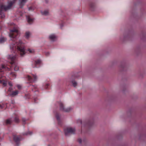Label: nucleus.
I'll list each match as a JSON object with an SVG mask.
<instances>
[{
    "instance_id": "28",
    "label": "nucleus",
    "mask_w": 146,
    "mask_h": 146,
    "mask_svg": "<svg viewBox=\"0 0 146 146\" xmlns=\"http://www.w3.org/2000/svg\"><path fill=\"white\" fill-rule=\"evenodd\" d=\"M17 87L18 89L19 90L21 89L22 88L21 86L20 85H17Z\"/></svg>"
},
{
    "instance_id": "5",
    "label": "nucleus",
    "mask_w": 146,
    "mask_h": 146,
    "mask_svg": "<svg viewBox=\"0 0 146 146\" xmlns=\"http://www.w3.org/2000/svg\"><path fill=\"white\" fill-rule=\"evenodd\" d=\"M64 132L66 135H68L69 133L74 134L75 132V129L71 127H67L64 129Z\"/></svg>"
},
{
    "instance_id": "9",
    "label": "nucleus",
    "mask_w": 146,
    "mask_h": 146,
    "mask_svg": "<svg viewBox=\"0 0 146 146\" xmlns=\"http://www.w3.org/2000/svg\"><path fill=\"white\" fill-rule=\"evenodd\" d=\"M27 0H19V5L20 8H22L25 5Z\"/></svg>"
},
{
    "instance_id": "8",
    "label": "nucleus",
    "mask_w": 146,
    "mask_h": 146,
    "mask_svg": "<svg viewBox=\"0 0 146 146\" xmlns=\"http://www.w3.org/2000/svg\"><path fill=\"white\" fill-rule=\"evenodd\" d=\"M41 63V61L40 60L38 59L34 62V65H32L33 68L38 67L37 66L39 65Z\"/></svg>"
},
{
    "instance_id": "34",
    "label": "nucleus",
    "mask_w": 146,
    "mask_h": 146,
    "mask_svg": "<svg viewBox=\"0 0 146 146\" xmlns=\"http://www.w3.org/2000/svg\"><path fill=\"white\" fill-rule=\"evenodd\" d=\"M49 54V53L48 52H46L45 53V55L46 56H48Z\"/></svg>"
},
{
    "instance_id": "27",
    "label": "nucleus",
    "mask_w": 146,
    "mask_h": 146,
    "mask_svg": "<svg viewBox=\"0 0 146 146\" xmlns=\"http://www.w3.org/2000/svg\"><path fill=\"white\" fill-rule=\"evenodd\" d=\"M30 87L32 89V90H33V89H36V86H35L33 85H31L30 86Z\"/></svg>"
},
{
    "instance_id": "30",
    "label": "nucleus",
    "mask_w": 146,
    "mask_h": 146,
    "mask_svg": "<svg viewBox=\"0 0 146 146\" xmlns=\"http://www.w3.org/2000/svg\"><path fill=\"white\" fill-rule=\"evenodd\" d=\"M78 122L80 123L81 124H82V121L80 119H79V120H78Z\"/></svg>"
},
{
    "instance_id": "22",
    "label": "nucleus",
    "mask_w": 146,
    "mask_h": 146,
    "mask_svg": "<svg viewBox=\"0 0 146 146\" xmlns=\"http://www.w3.org/2000/svg\"><path fill=\"white\" fill-rule=\"evenodd\" d=\"M32 133V132L31 131H28L27 133H23V135H31Z\"/></svg>"
},
{
    "instance_id": "25",
    "label": "nucleus",
    "mask_w": 146,
    "mask_h": 146,
    "mask_svg": "<svg viewBox=\"0 0 146 146\" xmlns=\"http://www.w3.org/2000/svg\"><path fill=\"white\" fill-rule=\"evenodd\" d=\"M125 66L124 65H122L121 66H119V69L121 68H122V69L123 70H124L125 68Z\"/></svg>"
},
{
    "instance_id": "20",
    "label": "nucleus",
    "mask_w": 146,
    "mask_h": 146,
    "mask_svg": "<svg viewBox=\"0 0 146 146\" xmlns=\"http://www.w3.org/2000/svg\"><path fill=\"white\" fill-rule=\"evenodd\" d=\"M30 33L29 32H27L25 34L26 38H28L29 37L30 35Z\"/></svg>"
},
{
    "instance_id": "24",
    "label": "nucleus",
    "mask_w": 146,
    "mask_h": 146,
    "mask_svg": "<svg viewBox=\"0 0 146 146\" xmlns=\"http://www.w3.org/2000/svg\"><path fill=\"white\" fill-rule=\"evenodd\" d=\"M28 51H29L30 53H33L34 52V50L33 49L29 48L28 49Z\"/></svg>"
},
{
    "instance_id": "12",
    "label": "nucleus",
    "mask_w": 146,
    "mask_h": 146,
    "mask_svg": "<svg viewBox=\"0 0 146 146\" xmlns=\"http://www.w3.org/2000/svg\"><path fill=\"white\" fill-rule=\"evenodd\" d=\"M56 38V36L54 34L51 35L49 36V38L50 40L52 41L54 40V39Z\"/></svg>"
},
{
    "instance_id": "14",
    "label": "nucleus",
    "mask_w": 146,
    "mask_h": 146,
    "mask_svg": "<svg viewBox=\"0 0 146 146\" xmlns=\"http://www.w3.org/2000/svg\"><path fill=\"white\" fill-rule=\"evenodd\" d=\"M12 122L11 119H7L5 121V124L7 125L10 124Z\"/></svg>"
},
{
    "instance_id": "7",
    "label": "nucleus",
    "mask_w": 146,
    "mask_h": 146,
    "mask_svg": "<svg viewBox=\"0 0 146 146\" xmlns=\"http://www.w3.org/2000/svg\"><path fill=\"white\" fill-rule=\"evenodd\" d=\"M13 140L17 145L19 144L20 141L21 140L22 138L21 135L17 136L16 135H13Z\"/></svg>"
},
{
    "instance_id": "10",
    "label": "nucleus",
    "mask_w": 146,
    "mask_h": 146,
    "mask_svg": "<svg viewBox=\"0 0 146 146\" xmlns=\"http://www.w3.org/2000/svg\"><path fill=\"white\" fill-rule=\"evenodd\" d=\"M27 19L28 22L29 24H31L33 21V19H31L29 16H27Z\"/></svg>"
},
{
    "instance_id": "1",
    "label": "nucleus",
    "mask_w": 146,
    "mask_h": 146,
    "mask_svg": "<svg viewBox=\"0 0 146 146\" xmlns=\"http://www.w3.org/2000/svg\"><path fill=\"white\" fill-rule=\"evenodd\" d=\"M13 26V29L10 30L9 34V37L11 40H14L15 41L10 45V48L12 52L14 53V55H10L7 56V58L10 64V68L7 67L5 65H3L0 68V83L3 84L4 86H6L8 82V80L3 75L5 70H10L14 69L15 71L18 70L19 68L16 64L15 62L17 58L16 53L18 52L21 56H23L26 53L24 44L21 40H15L17 36L19 34L18 29L16 25L14 23L12 24Z\"/></svg>"
},
{
    "instance_id": "11",
    "label": "nucleus",
    "mask_w": 146,
    "mask_h": 146,
    "mask_svg": "<svg viewBox=\"0 0 146 146\" xmlns=\"http://www.w3.org/2000/svg\"><path fill=\"white\" fill-rule=\"evenodd\" d=\"M56 119L58 121V123L59 125H60V116L59 114H58V113H56Z\"/></svg>"
},
{
    "instance_id": "21",
    "label": "nucleus",
    "mask_w": 146,
    "mask_h": 146,
    "mask_svg": "<svg viewBox=\"0 0 146 146\" xmlns=\"http://www.w3.org/2000/svg\"><path fill=\"white\" fill-rule=\"evenodd\" d=\"M10 75L11 76H12L13 78H15L16 76L15 73V72H11L10 73Z\"/></svg>"
},
{
    "instance_id": "17",
    "label": "nucleus",
    "mask_w": 146,
    "mask_h": 146,
    "mask_svg": "<svg viewBox=\"0 0 146 146\" xmlns=\"http://www.w3.org/2000/svg\"><path fill=\"white\" fill-rule=\"evenodd\" d=\"M7 105L5 104H3L2 103H0V109H3L5 108Z\"/></svg>"
},
{
    "instance_id": "23",
    "label": "nucleus",
    "mask_w": 146,
    "mask_h": 146,
    "mask_svg": "<svg viewBox=\"0 0 146 146\" xmlns=\"http://www.w3.org/2000/svg\"><path fill=\"white\" fill-rule=\"evenodd\" d=\"M73 86L74 87H75L77 85V83L76 82L74 81H72V82Z\"/></svg>"
},
{
    "instance_id": "33",
    "label": "nucleus",
    "mask_w": 146,
    "mask_h": 146,
    "mask_svg": "<svg viewBox=\"0 0 146 146\" xmlns=\"http://www.w3.org/2000/svg\"><path fill=\"white\" fill-rule=\"evenodd\" d=\"M48 86H49V84H47L46 85V86H45V88H46V89L47 88H48Z\"/></svg>"
},
{
    "instance_id": "15",
    "label": "nucleus",
    "mask_w": 146,
    "mask_h": 146,
    "mask_svg": "<svg viewBox=\"0 0 146 146\" xmlns=\"http://www.w3.org/2000/svg\"><path fill=\"white\" fill-rule=\"evenodd\" d=\"M14 121L15 123H18L19 122V119L17 115H15L14 118Z\"/></svg>"
},
{
    "instance_id": "19",
    "label": "nucleus",
    "mask_w": 146,
    "mask_h": 146,
    "mask_svg": "<svg viewBox=\"0 0 146 146\" xmlns=\"http://www.w3.org/2000/svg\"><path fill=\"white\" fill-rule=\"evenodd\" d=\"M6 39L5 37H1L0 38V43H3L6 41Z\"/></svg>"
},
{
    "instance_id": "18",
    "label": "nucleus",
    "mask_w": 146,
    "mask_h": 146,
    "mask_svg": "<svg viewBox=\"0 0 146 146\" xmlns=\"http://www.w3.org/2000/svg\"><path fill=\"white\" fill-rule=\"evenodd\" d=\"M42 14L43 15H48V12L47 10H46L43 12H41Z\"/></svg>"
},
{
    "instance_id": "3",
    "label": "nucleus",
    "mask_w": 146,
    "mask_h": 146,
    "mask_svg": "<svg viewBox=\"0 0 146 146\" xmlns=\"http://www.w3.org/2000/svg\"><path fill=\"white\" fill-rule=\"evenodd\" d=\"M27 78L30 83H32L36 82L37 79V77L36 75L32 74L31 76L28 75Z\"/></svg>"
},
{
    "instance_id": "31",
    "label": "nucleus",
    "mask_w": 146,
    "mask_h": 146,
    "mask_svg": "<svg viewBox=\"0 0 146 146\" xmlns=\"http://www.w3.org/2000/svg\"><path fill=\"white\" fill-rule=\"evenodd\" d=\"M26 120V119L24 118H23L22 119V121L23 122L24 124H25V122Z\"/></svg>"
},
{
    "instance_id": "26",
    "label": "nucleus",
    "mask_w": 146,
    "mask_h": 146,
    "mask_svg": "<svg viewBox=\"0 0 146 146\" xmlns=\"http://www.w3.org/2000/svg\"><path fill=\"white\" fill-rule=\"evenodd\" d=\"M35 7L33 6H31L29 8V11H33L34 10Z\"/></svg>"
},
{
    "instance_id": "6",
    "label": "nucleus",
    "mask_w": 146,
    "mask_h": 146,
    "mask_svg": "<svg viewBox=\"0 0 146 146\" xmlns=\"http://www.w3.org/2000/svg\"><path fill=\"white\" fill-rule=\"evenodd\" d=\"M8 91L10 92V96L12 97L17 96L19 93V91L17 90L13 91V88L11 87L9 88Z\"/></svg>"
},
{
    "instance_id": "36",
    "label": "nucleus",
    "mask_w": 146,
    "mask_h": 146,
    "mask_svg": "<svg viewBox=\"0 0 146 146\" xmlns=\"http://www.w3.org/2000/svg\"><path fill=\"white\" fill-rule=\"evenodd\" d=\"M48 1V0H45V2L46 3H47Z\"/></svg>"
},
{
    "instance_id": "37",
    "label": "nucleus",
    "mask_w": 146,
    "mask_h": 146,
    "mask_svg": "<svg viewBox=\"0 0 146 146\" xmlns=\"http://www.w3.org/2000/svg\"><path fill=\"white\" fill-rule=\"evenodd\" d=\"M1 138H0V141H1Z\"/></svg>"
},
{
    "instance_id": "4",
    "label": "nucleus",
    "mask_w": 146,
    "mask_h": 146,
    "mask_svg": "<svg viewBox=\"0 0 146 146\" xmlns=\"http://www.w3.org/2000/svg\"><path fill=\"white\" fill-rule=\"evenodd\" d=\"M58 104L60 106V110L61 111L68 112H69L71 109H72V108L71 107L65 108H64L63 104L61 102H58Z\"/></svg>"
},
{
    "instance_id": "16",
    "label": "nucleus",
    "mask_w": 146,
    "mask_h": 146,
    "mask_svg": "<svg viewBox=\"0 0 146 146\" xmlns=\"http://www.w3.org/2000/svg\"><path fill=\"white\" fill-rule=\"evenodd\" d=\"M90 7L92 9V10H93V9H94L95 7V4L93 2H91L89 5Z\"/></svg>"
},
{
    "instance_id": "13",
    "label": "nucleus",
    "mask_w": 146,
    "mask_h": 146,
    "mask_svg": "<svg viewBox=\"0 0 146 146\" xmlns=\"http://www.w3.org/2000/svg\"><path fill=\"white\" fill-rule=\"evenodd\" d=\"M93 124V123L92 122H91L90 121H89L87 123H86L85 126V127H88L91 126Z\"/></svg>"
},
{
    "instance_id": "29",
    "label": "nucleus",
    "mask_w": 146,
    "mask_h": 146,
    "mask_svg": "<svg viewBox=\"0 0 146 146\" xmlns=\"http://www.w3.org/2000/svg\"><path fill=\"white\" fill-rule=\"evenodd\" d=\"M78 141L80 143H81L82 142V140L80 138H79L78 139Z\"/></svg>"
},
{
    "instance_id": "32",
    "label": "nucleus",
    "mask_w": 146,
    "mask_h": 146,
    "mask_svg": "<svg viewBox=\"0 0 146 146\" xmlns=\"http://www.w3.org/2000/svg\"><path fill=\"white\" fill-rule=\"evenodd\" d=\"M9 85L11 86L10 87H11L12 86V84L11 82H9L8 83Z\"/></svg>"
},
{
    "instance_id": "2",
    "label": "nucleus",
    "mask_w": 146,
    "mask_h": 146,
    "mask_svg": "<svg viewBox=\"0 0 146 146\" xmlns=\"http://www.w3.org/2000/svg\"><path fill=\"white\" fill-rule=\"evenodd\" d=\"M17 0H13L8 2L7 6H6L2 4H0V18L1 19L5 17L3 11L11 9L13 5L15 3Z\"/></svg>"
},
{
    "instance_id": "35",
    "label": "nucleus",
    "mask_w": 146,
    "mask_h": 146,
    "mask_svg": "<svg viewBox=\"0 0 146 146\" xmlns=\"http://www.w3.org/2000/svg\"><path fill=\"white\" fill-rule=\"evenodd\" d=\"M37 100V98H35L34 99V102L35 103H36V101Z\"/></svg>"
}]
</instances>
